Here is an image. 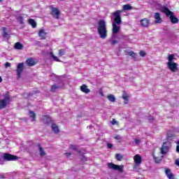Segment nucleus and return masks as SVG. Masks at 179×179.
<instances>
[{"mask_svg":"<svg viewBox=\"0 0 179 179\" xmlns=\"http://www.w3.org/2000/svg\"><path fill=\"white\" fill-rule=\"evenodd\" d=\"M169 150L170 147L169 146V143L167 142L163 143L162 147L160 148V152L158 154L154 152L152 154L154 162L157 164H160V163L163 162V159H164V155L168 154Z\"/></svg>","mask_w":179,"mask_h":179,"instance_id":"1","label":"nucleus"},{"mask_svg":"<svg viewBox=\"0 0 179 179\" xmlns=\"http://www.w3.org/2000/svg\"><path fill=\"white\" fill-rule=\"evenodd\" d=\"M122 11L120 10H117L113 13V16L114 17L113 18V22L112 23L113 26V34H117L121 30V27H120V24H121L122 20L121 19V13Z\"/></svg>","mask_w":179,"mask_h":179,"instance_id":"2","label":"nucleus"},{"mask_svg":"<svg viewBox=\"0 0 179 179\" xmlns=\"http://www.w3.org/2000/svg\"><path fill=\"white\" fill-rule=\"evenodd\" d=\"M97 31L100 38L103 40L104 38H107V24H106V21L103 20H101L98 22Z\"/></svg>","mask_w":179,"mask_h":179,"instance_id":"3","label":"nucleus"},{"mask_svg":"<svg viewBox=\"0 0 179 179\" xmlns=\"http://www.w3.org/2000/svg\"><path fill=\"white\" fill-rule=\"evenodd\" d=\"M162 12V13H165V15H166V16L169 17L173 24H177V23H178L179 22L178 18L176 17V15H174V13L170 10L169 8L164 7Z\"/></svg>","mask_w":179,"mask_h":179,"instance_id":"4","label":"nucleus"},{"mask_svg":"<svg viewBox=\"0 0 179 179\" xmlns=\"http://www.w3.org/2000/svg\"><path fill=\"white\" fill-rule=\"evenodd\" d=\"M50 15H52V17L55 19H61V10L58 8L51 7Z\"/></svg>","mask_w":179,"mask_h":179,"instance_id":"5","label":"nucleus"},{"mask_svg":"<svg viewBox=\"0 0 179 179\" xmlns=\"http://www.w3.org/2000/svg\"><path fill=\"white\" fill-rule=\"evenodd\" d=\"M3 157L4 159V162H16L17 160V156L13 155L9 153H3Z\"/></svg>","mask_w":179,"mask_h":179,"instance_id":"6","label":"nucleus"},{"mask_svg":"<svg viewBox=\"0 0 179 179\" xmlns=\"http://www.w3.org/2000/svg\"><path fill=\"white\" fill-rule=\"evenodd\" d=\"M108 167L110 170H117L119 173H124V166H120L113 163H108Z\"/></svg>","mask_w":179,"mask_h":179,"instance_id":"7","label":"nucleus"},{"mask_svg":"<svg viewBox=\"0 0 179 179\" xmlns=\"http://www.w3.org/2000/svg\"><path fill=\"white\" fill-rule=\"evenodd\" d=\"M10 101V98L8 95H6L4 99L0 101V110H2V108H6V106L9 104Z\"/></svg>","mask_w":179,"mask_h":179,"instance_id":"8","label":"nucleus"},{"mask_svg":"<svg viewBox=\"0 0 179 179\" xmlns=\"http://www.w3.org/2000/svg\"><path fill=\"white\" fill-rule=\"evenodd\" d=\"M22 73H23V63H18L17 64V69H16L17 78L18 79H20V78H22Z\"/></svg>","mask_w":179,"mask_h":179,"instance_id":"9","label":"nucleus"},{"mask_svg":"<svg viewBox=\"0 0 179 179\" xmlns=\"http://www.w3.org/2000/svg\"><path fill=\"white\" fill-rule=\"evenodd\" d=\"M27 66H34L36 64H38V60L37 59L29 58L26 61Z\"/></svg>","mask_w":179,"mask_h":179,"instance_id":"10","label":"nucleus"},{"mask_svg":"<svg viewBox=\"0 0 179 179\" xmlns=\"http://www.w3.org/2000/svg\"><path fill=\"white\" fill-rule=\"evenodd\" d=\"M140 24L143 27H149V24H150V20H149L148 18H143V19L141 20Z\"/></svg>","mask_w":179,"mask_h":179,"instance_id":"11","label":"nucleus"},{"mask_svg":"<svg viewBox=\"0 0 179 179\" xmlns=\"http://www.w3.org/2000/svg\"><path fill=\"white\" fill-rule=\"evenodd\" d=\"M169 69H170V71H171L172 72H176V71L178 70V64L177 63H169L167 64Z\"/></svg>","mask_w":179,"mask_h":179,"instance_id":"12","label":"nucleus"},{"mask_svg":"<svg viewBox=\"0 0 179 179\" xmlns=\"http://www.w3.org/2000/svg\"><path fill=\"white\" fill-rule=\"evenodd\" d=\"M134 161L136 166H139L142 163V157L140 155L137 154L134 157Z\"/></svg>","mask_w":179,"mask_h":179,"instance_id":"13","label":"nucleus"},{"mask_svg":"<svg viewBox=\"0 0 179 179\" xmlns=\"http://www.w3.org/2000/svg\"><path fill=\"white\" fill-rule=\"evenodd\" d=\"M38 36H39L41 40H45V38L47 37V33L45 31H44V29H41L38 31Z\"/></svg>","mask_w":179,"mask_h":179,"instance_id":"14","label":"nucleus"},{"mask_svg":"<svg viewBox=\"0 0 179 179\" xmlns=\"http://www.w3.org/2000/svg\"><path fill=\"white\" fill-rule=\"evenodd\" d=\"M122 98L124 101V104H128V103H129V96H128V94L127 93V92L123 91Z\"/></svg>","mask_w":179,"mask_h":179,"instance_id":"15","label":"nucleus"},{"mask_svg":"<svg viewBox=\"0 0 179 179\" xmlns=\"http://www.w3.org/2000/svg\"><path fill=\"white\" fill-rule=\"evenodd\" d=\"M80 90L83 93H85L86 94L90 93V89L87 88V85L85 84L80 86Z\"/></svg>","mask_w":179,"mask_h":179,"instance_id":"16","label":"nucleus"},{"mask_svg":"<svg viewBox=\"0 0 179 179\" xmlns=\"http://www.w3.org/2000/svg\"><path fill=\"white\" fill-rule=\"evenodd\" d=\"M165 173L169 179H174V175L171 173V171L169 169H165Z\"/></svg>","mask_w":179,"mask_h":179,"instance_id":"17","label":"nucleus"},{"mask_svg":"<svg viewBox=\"0 0 179 179\" xmlns=\"http://www.w3.org/2000/svg\"><path fill=\"white\" fill-rule=\"evenodd\" d=\"M155 23H162V17H160V13H155Z\"/></svg>","mask_w":179,"mask_h":179,"instance_id":"18","label":"nucleus"},{"mask_svg":"<svg viewBox=\"0 0 179 179\" xmlns=\"http://www.w3.org/2000/svg\"><path fill=\"white\" fill-rule=\"evenodd\" d=\"M51 127L52 130L53 131V132H55V134H59V128L58 127V125H57V124L52 123Z\"/></svg>","mask_w":179,"mask_h":179,"instance_id":"19","label":"nucleus"},{"mask_svg":"<svg viewBox=\"0 0 179 179\" xmlns=\"http://www.w3.org/2000/svg\"><path fill=\"white\" fill-rule=\"evenodd\" d=\"M41 121H43L44 124H49L50 122L51 121V119H50V116L48 115H43Z\"/></svg>","mask_w":179,"mask_h":179,"instance_id":"20","label":"nucleus"},{"mask_svg":"<svg viewBox=\"0 0 179 179\" xmlns=\"http://www.w3.org/2000/svg\"><path fill=\"white\" fill-rule=\"evenodd\" d=\"M28 22L33 29H36V27H37V22H36V20L31 18L28 20Z\"/></svg>","mask_w":179,"mask_h":179,"instance_id":"21","label":"nucleus"},{"mask_svg":"<svg viewBox=\"0 0 179 179\" xmlns=\"http://www.w3.org/2000/svg\"><path fill=\"white\" fill-rule=\"evenodd\" d=\"M2 31H3V38H5L6 40H9V38L10 37V36L8 33H6V28L3 27Z\"/></svg>","mask_w":179,"mask_h":179,"instance_id":"22","label":"nucleus"},{"mask_svg":"<svg viewBox=\"0 0 179 179\" xmlns=\"http://www.w3.org/2000/svg\"><path fill=\"white\" fill-rule=\"evenodd\" d=\"M38 148L39 149L40 155L43 157V156H45V152L44 151V148L41 147V144H38Z\"/></svg>","mask_w":179,"mask_h":179,"instance_id":"23","label":"nucleus"},{"mask_svg":"<svg viewBox=\"0 0 179 179\" xmlns=\"http://www.w3.org/2000/svg\"><path fill=\"white\" fill-rule=\"evenodd\" d=\"M107 99H108V100H109V101H111L112 103H115L116 99L114 95L109 94L107 96Z\"/></svg>","mask_w":179,"mask_h":179,"instance_id":"24","label":"nucleus"},{"mask_svg":"<svg viewBox=\"0 0 179 179\" xmlns=\"http://www.w3.org/2000/svg\"><path fill=\"white\" fill-rule=\"evenodd\" d=\"M127 55H129L130 57H131L132 58H134V59H136V57H138V55H136V53H135L134 51L131 50L129 52H127V54H126Z\"/></svg>","mask_w":179,"mask_h":179,"instance_id":"25","label":"nucleus"},{"mask_svg":"<svg viewBox=\"0 0 179 179\" xmlns=\"http://www.w3.org/2000/svg\"><path fill=\"white\" fill-rule=\"evenodd\" d=\"M57 89H61V87L53 85L51 86L50 92H52V93H55Z\"/></svg>","mask_w":179,"mask_h":179,"instance_id":"26","label":"nucleus"},{"mask_svg":"<svg viewBox=\"0 0 179 179\" xmlns=\"http://www.w3.org/2000/svg\"><path fill=\"white\" fill-rule=\"evenodd\" d=\"M29 117L32 118V121H36V113L33 110H29Z\"/></svg>","mask_w":179,"mask_h":179,"instance_id":"27","label":"nucleus"},{"mask_svg":"<svg viewBox=\"0 0 179 179\" xmlns=\"http://www.w3.org/2000/svg\"><path fill=\"white\" fill-rule=\"evenodd\" d=\"M115 159L117 160V162H122V160H124V156H122L121 154H116Z\"/></svg>","mask_w":179,"mask_h":179,"instance_id":"28","label":"nucleus"},{"mask_svg":"<svg viewBox=\"0 0 179 179\" xmlns=\"http://www.w3.org/2000/svg\"><path fill=\"white\" fill-rule=\"evenodd\" d=\"M50 55H51L52 58L56 62H61V60L58 59V57L55 56L54 53L52 52H50Z\"/></svg>","mask_w":179,"mask_h":179,"instance_id":"29","label":"nucleus"},{"mask_svg":"<svg viewBox=\"0 0 179 179\" xmlns=\"http://www.w3.org/2000/svg\"><path fill=\"white\" fill-rule=\"evenodd\" d=\"M122 9L123 10H131V9H132V6H131L129 4H125L123 5Z\"/></svg>","mask_w":179,"mask_h":179,"instance_id":"30","label":"nucleus"},{"mask_svg":"<svg viewBox=\"0 0 179 179\" xmlns=\"http://www.w3.org/2000/svg\"><path fill=\"white\" fill-rule=\"evenodd\" d=\"M174 61V55H169L168 57V63L167 64H172Z\"/></svg>","mask_w":179,"mask_h":179,"instance_id":"31","label":"nucleus"},{"mask_svg":"<svg viewBox=\"0 0 179 179\" xmlns=\"http://www.w3.org/2000/svg\"><path fill=\"white\" fill-rule=\"evenodd\" d=\"M14 47H15V50H22V48H23V45L19 42H17L15 44Z\"/></svg>","mask_w":179,"mask_h":179,"instance_id":"32","label":"nucleus"},{"mask_svg":"<svg viewBox=\"0 0 179 179\" xmlns=\"http://www.w3.org/2000/svg\"><path fill=\"white\" fill-rule=\"evenodd\" d=\"M69 149H71V150H75L76 152L80 153V151L78 150V145H70Z\"/></svg>","mask_w":179,"mask_h":179,"instance_id":"33","label":"nucleus"},{"mask_svg":"<svg viewBox=\"0 0 179 179\" xmlns=\"http://www.w3.org/2000/svg\"><path fill=\"white\" fill-rule=\"evenodd\" d=\"M66 54V52L65 51V49H60L58 52L59 57H62V55H65Z\"/></svg>","mask_w":179,"mask_h":179,"instance_id":"34","label":"nucleus"},{"mask_svg":"<svg viewBox=\"0 0 179 179\" xmlns=\"http://www.w3.org/2000/svg\"><path fill=\"white\" fill-rule=\"evenodd\" d=\"M17 20L21 24H23V17L22 16H20V17H17Z\"/></svg>","mask_w":179,"mask_h":179,"instance_id":"35","label":"nucleus"},{"mask_svg":"<svg viewBox=\"0 0 179 179\" xmlns=\"http://www.w3.org/2000/svg\"><path fill=\"white\" fill-rule=\"evenodd\" d=\"M0 164H5V159H3V155L0 157Z\"/></svg>","mask_w":179,"mask_h":179,"instance_id":"36","label":"nucleus"},{"mask_svg":"<svg viewBox=\"0 0 179 179\" xmlns=\"http://www.w3.org/2000/svg\"><path fill=\"white\" fill-rule=\"evenodd\" d=\"M139 55L141 56V57H146V52H145V51L144 50H141L140 52H139Z\"/></svg>","mask_w":179,"mask_h":179,"instance_id":"37","label":"nucleus"},{"mask_svg":"<svg viewBox=\"0 0 179 179\" xmlns=\"http://www.w3.org/2000/svg\"><path fill=\"white\" fill-rule=\"evenodd\" d=\"M81 160L83 162H87V158L85 155H82Z\"/></svg>","mask_w":179,"mask_h":179,"instance_id":"38","label":"nucleus"},{"mask_svg":"<svg viewBox=\"0 0 179 179\" xmlns=\"http://www.w3.org/2000/svg\"><path fill=\"white\" fill-rule=\"evenodd\" d=\"M33 96V94H31V93L24 94V97H30V96Z\"/></svg>","mask_w":179,"mask_h":179,"instance_id":"39","label":"nucleus"},{"mask_svg":"<svg viewBox=\"0 0 179 179\" xmlns=\"http://www.w3.org/2000/svg\"><path fill=\"white\" fill-rule=\"evenodd\" d=\"M64 155L66 157H71V156H72V153L71 152H66Z\"/></svg>","mask_w":179,"mask_h":179,"instance_id":"40","label":"nucleus"},{"mask_svg":"<svg viewBox=\"0 0 179 179\" xmlns=\"http://www.w3.org/2000/svg\"><path fill=\"white\" fill-rule=\"evenodd\" d=\"M111 124H112V125H115V124H118V122L115 121V119H113L111 121Z\"/></svg>","mask_w":179,"mask_h":179,"instance_id":"41","label":"nucleus"},{"mask_svg":"<svg viewBox=\"0 0 179 179\" xmlns=\"http://www.w3.org/2000/svg\"><path fill=\"white\" fill-rule=\"evenodd\" d=\"M135 143H136V145H139V143H141V140L136 138Z\"/></svg>","mask_w":179,"mask_h":179,"instance_id":"42","label":"nucleus"},{"mask_svg":"<svg viewBox=\"0 0 179 179\" xmlns=\"http://www.w3.org/2000/svg\"><path fill=\"white\" fill-rule=\"evenodd\" d=\"M9 66H10V63H9V62H6V64H5V68H9Z\"/></svg>","mask_w":179,"mask_h":179,"instance_id":"43","label":"nucleus"},{"mask_svg":"<svg viewBox=\"0 0 179 179\" xmlns=\"http://www.w3.org/2000/svg\"><path fill=\"white\" fill-rule=\"evenodd\" d=\"M149 121L150 122H153V121H155V118L152 116H150Z\"/></svg>","mask_w":179,"mask_h":179,"instance_id":"44","label":"nucleus"},{"mask_svg":"<svg viewBox=\"0 0 179 179\" xmlns=\"http://www.w3.org/2000/svg\"><path fill=\"white\" fill-rule=\"evenodd\" d=\"M118 43V41H117L116 40H114L111 42V44H113V45H115V44H117Z\"/></svg>","mask_w":179,"mask_h":179,"instance_id":"45","label":"nucleus"},{"mask_svg":"<svg viewBox=\"0 0 179 179\" xmlns=\"http://www.w3.org/2000/svg\"><path fill=\"white\" fill-rule=\"evenodd\" d=\"M99 94L101 95V96H104V93L103 92V90H99Z\"/></svg>","mask_w":179,"mask_h":179,"instance_id":"46","label":"nucleus"},{"mask_svg":"<svg viewBox=\"0 0 179 179\" xmlns=\"http://www.w3.org/2000/svg\"><path fill=\"white\" fill-rule=\"evenodd\" d=\"M115 139H117V141H120L121 136H116L115 137Z\"/></svg>","mask_w":179,"mask_h":179,"instance_id":"47","label":"nucleus"},{"mask_svg":"<svg viewBox=\"0 0 179 179\" xmlns=\"http://www.w3.org/2000/svg\"><path fill=\"white\" fill-rule=\"evenodd\" d=\"M175 164H176V166H178V167H179V160L178 159L176 160Z\"/></svg>","mask_w":179,"mask_h":179,"instance_id":"48","label":"nucleus"},{"mask_svg":"<svg viewBox=\"0 0 179 179\" xmlns=\"http://www.w3.org/2000/svg\"><path fill=\"white\" fill-rule=\"evenodd\" d=\"M108 149H111V148H113V144L108 143Z\"/></svg>","mask_w":179,"mask_h":179,"instance_id":"49","label":"nucleus"},{"mask_svg":"<svg viewBox=\"0 0 179 179\" xmlns=\"http://www.w3.org/2000/svg\"><path fill=\"white\" fill-rule=\"evenodd\" d=\"M0 178H5V175L3 173H0Z\"/></svg>","mask_w":179,"mask_h":179,"instance_id":"50","label":"nucleus"},{"mask_svg":"<svg viewBox=\"0 0 179 179\" xmlns=\"http://www.w3.org/2000/svg\"><path fill=\"white\" fill-rule=\"evenodd\" d=\"M176 152L179 153V145L176 146Z\"/></svg>","mask_w":179,"mask_h":179,"instance_id":"51","label":"nucleus"},{"mask_svg":"<svg viewBox=\"0 0 179 179\" xmlns=\"http://www.w3.org/2000/svg\"><path fill=\"white\" fill-rule=\"evenodd\" d=\"M2 83V77L0 76V83Z\"/></svg>","mask_w":179,"mask_h":179,"instance_id":"52","label":"nucleus"},{"mask_svg":"<svg viewBox=\"0 0 179 179\" xmlns=\"http://www.w3.org/2000/svg\"><path fill=\"white\" fill-rule=\"evenodd\" d=\"M174 136H168V138H173Z\"/></svg>","mask_w":179,"mask_h":179,"instance_id":"53","label":"nucleus"},{"mask_svg":"<svg viewBox=\"0 0 179 179\" xmlns=\"http://www.w3.org/2000/svg\"><path fill=\"white\" fill-rule=\"evenodd\" d=\"M177 146H179V141L177 142Z\"/></svg>","mask_w":179,"mask_h":179,"instance_id":"54","label":"nucleus"},{"mask_svg":"<svg viewBox=\"0 0 179 179\" xmlns=\"http://www.w3.org/2000/svg\"><path fill=\"white\" fill-rule=\"evenodd\" d=\"M2 0H0V2H1Z\"/></svg>","mask_w":179,"mask_h":179,"instance_id":"55","label":"nucleus"},{"mask_svg":"<svg viewBox=\"0 0 179 179\" xmlns=\"http://www.w3.org/2000/svg\"><path fill=\"white\" fill-rule=\"evenodd\" d=\"M60 1H65V0H60Z\"/></svg>","mask_w":179,"mask_h":179,"instance_id":"56","label":"nucleus"},{"mask_svg":"<svg viewBox=\"0 0 179 179\" xmlns=\"http://www.w3.org/2000/svg\"><path fill=\"white\" fill-rule=\"evenodd\" d=\"M58 179H61V178H58Z\"/></svg>","mask_w":179,"mask_h":179,"instance_id":"57","label":"nucleus"}]
</instances>
